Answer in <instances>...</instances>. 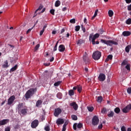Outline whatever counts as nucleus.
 <instances>
[{
  "mask_svg": "<svg viewBox=\"0 0 131 131\" xmlns=\"http://www.w3.org/2000/svg\"><path fill=\"white\" fill-rule=\"evenodd\" d=\"M35 92H36V88H32L29 89L25 95V97L26 100L30 99V98H31V97H32L34 95Z\"/></svg>",
  "mask_w": 131,
  "mask_h": 131,
  "instance_id": "f257e3e1",
  "label": "nucleus"
},
{
  "mask_svg": "<svg viewBox=\"0 0 131 131\" xmlns=\"http://www.w3.org/2000/svg\"><path fill=\"white\" fill-rule=\"evenodd\" d=\"M101 42L105 43V45H107V46H110V47L112 46V45H115V46H117V45H118V43H117V42L111 40H106L105 39H101Z\"/></svg>",
  "mask_w": 131,
  "mask_h": 131,
  "instance_id": "f03ea898",
  "label": "nucleus"
},
{
  "mask_svg": "<svg viewBox=\"0 0 131 131\" xmlns=\"http://www.w3.org/2000/svg\"><path fill=\"white\" fill-rule=\"evenodd\" d=\"M100 37V34L99 33H96L94 35H93L92 34H91L90 35L89 37V40H92V45H96V39L97 38H99Z\"/></svg>",
  "mask_w": 131,
  "mask_h": 131,
  "instance_id": "7ed1b4c3",
  "label": "nucleus"
},
{
  "mask_svg": "<svg viewBox=\"0 0 131 131\" xmlns=\"http://www.w3.org/2000/svg\"><path fill=\"white\" fill-rule=\"evenodd\" d=\"M101 52L97 51L93 53L92 55V58H93L95 61H97L99 60L100 58H101Z\"/></svg>",
  "mask_w": 131,
  "mask_h": 131,
  "instance_id": "20e7f679",
  "label": "nucleus"
},
{
  "mask_svg": "<svg viewBox=\"0 0 131 131\" xmlns=\"http://www.w3.org/2000/svg\"><path fill=\"white\" fill-rule=\"evenodd\" d=\"M16 100V97L15 95L11 96L8 99L7 101V105H12L14 102V101Z\"/></svg>",
  "mask_w": 131,
  "mask_h": 131,
  "instance_id": "39448f33",
  "label": "nucleus"
},
{
  "mask_svg": "<svg viewBox=\"0 0 131 131\" xmlns=\"http://www.w3.org/2000/svg\"><path fill=\"white\" fill-rule=\"evenodd\" d=\"M99 118L97 117L96 116H95L93 117L92 119V124L93 125H98L99 124Z\"/></svg>",
  "mask_w": 131,
  "mask_h": 131,
  "instance_id": "423d86ee",
  "label": "nucleus"
},
{
  "mask_svg": "<svg viewBox=\"0 0 131 131\" xmlns=\"http://www.w3.org/2000/svg\"><path fill=\"white\" fill-rule=\"evenodd\" d=\"M39 122L38 120H34L31 123V126L32 128H36L38 126Z\"/></svg>",
  "mask_w": 131,
  "mask_h": 131,
  "instance_id": "0eeeda50",
  "label": "nucleus"
},
{
  "mask_svg": "<svg viewBox=\"0 0 131 131\" xmlns=\"http://www.w3.org/2000/svg\"><path fill=\"white\" fill-rule=\"evenodd\" d=\"M62 113V110L60 108H57L55 109V112L54 113V115L55 117H58L60 114Z\"/></svg>",
  "mask_w": 131,
  "mask_h": 131,
  "instance_id": "6e6552de",
  "label": "nucleus"
},
{
  "mask_svg": "<svg viewBox=\"0 0 131 131\" xmlns=\"http://www.w3.org/2000/svg\"><path fill=\"white\" fill-rule=\"evenodd\" d=\"M83 60L85 64H89V63H90V58L88 57V54H86V52H85V54L83 55Z\"/></svg>",
  "mask_w": 131,
  "mask_h": 131,
  "instance_id": "1a4fd4ad",
  "label": "nucleus"
},
{
  "mask_svg": "<svg viewBox=\"0 0 131 131\" xmlns=\"http://www.w3.org/2000/svg\"><path fill=\"white\" fill-rule=\"evenodd\" d=\"M99 81H104L106 79V75L103 73H100L98 78Z\"/></svg>",
  "mask_w": 131,
  "mask_h": 131,
  "instance_id": "9d476101",
  "label": "nucleus"
},
{
  "mask_svg": "<svg viewBox=\"0 0 131 131\" xmlns=\"http://www.w3.org/2000/svg\"><path fill=\"white\" fill-rule=\"evenodd\" d=\"M19 111L23 115H26V114H27V111H28V109H27V106H25L24 108H22Z\"/></svg>",
  "mask_w": 131,
  "mask_h": 131,
  "instance_id": "9b49d317",
  "label": "nucleus"
},
{
  "mask_svg": "<svg viewBox=\"0 0 131 131\" xmlns=\"http://www.w3.org/2000/svg\"><path fill=\"white\" fill-rule=\"evenodd\" d=\"M70 105H71L72 107H73L75 111H76L77 110V109H78V105H77V104H76V102H75L71 103L70 104Z\"/></svg>",
  "mask_w": 131,
  "mask_h": 131,
  "instance_id": "f8f14e48",
  "label": "nucleus"
},
{
  "mask_svg": "<svg viewBox=\"0 0 131 131\" xmlns=\"http://www.w3.org/2000/svg\"><path fill=\"white\" fill-rule=\"evenodd\" d=\"M56 123L58 125H60L61 124H63L64 123V119L58 118L56 120Z\"/></svg>",
  "mask_w": 131,
  "mask_h": 131,
  "instance_id": "ddd939ff",
  "label": "nucleus"
},
{
  "mask_svg": "<svg viewBox=\"0 0 131 131\" xmlns=\"http://www.w3.org/2000/svg\"><path fill=\"white\" fill-rule=\"evenodd\" d=\"M24 107H26V106H25L24 105V103L21 102L19 103L18 105H17V109L18 110V111H20L21 109L24 108Z\"/></svg>",
  "mask_w": 131,
  "mask_h": 131,
  "instance_id": "4468645a",
  "label": "nucleus"
},
{
  "mask_svg": "<svg viewBox=\"0 0 131 131\" xmlns=\"http://www.w3.org/2000/svg\"><path fill=\"white\" fill-rule=\"evenodd\" d=\"M66 49V48H65V46H64L63 45H60L58 47V51L61 52H64Z\"/></svg>",
  "mask_w": 131,
  "mask_h": 131,
  "instance_id": "2eb2a0df",
  "label": "nucleus"
},
{
  "mask_svg": "<svg viewBox=\"0 0 131 131\" xmlns=\"http://www.w3.org/2000/svg\"><path fill=\"white\" fill-rule=\"evenodd\" d=\"M9 122V120L8 119H4L0 121V126L5 125L7 124Z\"/></svg>",
  "mask_w": 131,
  "mask_h": 131,
  "instance_id": "dca6fc26",
  "label": "nucleus"
},
{
  "mask_svg": "<svg viewBox=\"0 0 131 131\" xmlns=\"http://www.w3.org/2000/svg\"><path fill=\"white\" fill-rule=\"evenodd\" d=\"M131 33L129 31H124L122 33V35L123 36H129L130 35Z\"/></svg>",
  "mask_w": 131,
  "mask_h": 131,
  "instance_id": "f3484780",
  "label": "nucleus"
},
{
  "mask_svg": "<svg viewBox=\"0 0 131 131\" xmlns=\"http://www.w3.org/2000/svg\"><path fill=\"white\" fill-rule=\"evenodd\" d=\"M18 69V65L16 64L13 67H12L10 71V72H13V71H16Z\"/></svg>",
  "mask_w": 131,
  "mask_h": 131,
  "instance_id": "a211bd4d",
  "label": "nucleus"
},
{
  "mask_svg": "<svg viewBox=\"0 0 131 131\" xmlns=\"http://www.w3.org/2000/svg\"><path fill=\"white\" fill-rule=\"evenodd\" d=\"M41 104H42V101L38 100L36 103V107H40Z\"/></svg>",
  "mask_w": 131,
  "mask_h": 131,
  "instance_id": "6ab92c4d",
  "label": "nucleus"
},
{
  "mask_svg": "<svg viewBox=\"0 0 131 131\" xmlns=\"http://www.w3.org/2000/svg\"><path fill=\"white\" fill-rule=\"evenodd\" d=\"M77 45H82V43H84V40L82 39H80L78 41H77Z\"/></svg>",
  "mask_w": 131,
  "mask_h": 131,
  "instance_id": "aec40b11",
  "label": "nucleus"
},
{
  "mask_svg": "<svg viewBox=\"0 0 131 131\" xmlns=\"http://www.w3.org/2000/svg\"><path fill=\"white\" fill-rule=\"evenodd\" d=\"M96 101L97 102H98V103H101L102 101H103V97L102 96L98 97Z\"/></svg>",
  "mask_w": 131,
  "mask_h": 131,
  "instance_id": "412c9836",
  "label": "nucleus"
},
{
  "mask_svg": "<svg viewBox=\"0 0 131 131\" xmlns=\"http://www.w3.org/2000/svg\"><path fill=\"white\" fill-rule=\"evenodd\" d=\"M3 68H8L9 67L8 60H6L5 62H4V64H3Z\"/></svg>",
  "mask_w": 131,
  "mask_h": 131,
  "instance_id": "4be33fe9",
  "label": "nucleus"
},
{
  "mask_svg": "<svg viewBox=\"0 0 131 131\" xmlns=\"http://www.w3.org/2000/svg\"><path fill=\"white\" fill-rule=\"evenodd\" d=\"M69 95L70 97H72V96H74V91L73 90H70L69 91Z\"/></svg>",
  "mask_w": 131,
  "mask_h": 131,
  "instance_id": "5701e85b",
  "label": "nucleus"
},
{
  "mask_svg": "<svg viewBox=\"0 0 131 131\" xmlns=\"http://www.w3.org/2000/svg\"><path fill=\"white\" fill-rule=\"evenodd\" d=\"M68 124V122L66 121L63 125V128L62 131H66V126Z\"/></svg>",
  "mask_w": 131,
  "mask_h": 131,
  "instance_id": "b1692460",
  "label": "nucleus"
},
{
  "mask_svg": "<svg viewBox=\"0 0 131 131\" xmlns=\"http://www.w3.org/2000/svg\"><path fill=\"white\" fill-rule=\"evenodd\" d=\"M108 14L109 17H112L113 15H114V12H113V11L110 10L108 12Z\"/></svg>",
  "mask_w": 131,
  "mask_h": 131,
  "instance_id": "393cba45",
  "label": "nucleus"
},
{
  "mask_svg": "<svg viewBox=\"0 0 131 131\" xmlns=\"http://www.w3.org/2000/svg\"><path fill=\"white\" fill-rule=\"evenodd\" d=\"M108 117H113L114 116V112L111 111L109 114H107Z\"/></svg>",
  "mask_w": 131,
  "mask_h": 131,
  "instance_id": "a878e982",
  "label": "nucleus"
},
{
  "mask_svg": "<svg viewBox=\"0 0 131 131\" xmlns=\"http://www.w3.org/2000/svg\"><path fill=\"white\" fill-rule=\"evenodd\" d=\"M122 112H123V113H128L129 111L127 109V107H126V106H125L124 108H123L122 110Z\"/></svg>",
  "mask_w": 131,
  "mask_h": 131,
  "instance_id": "bb28decb",
  "label": "nucleus"
},
{
  "mask_svg": "<svg viewBox=\"0 0 131 131\" xmlns=\"http://www.w3.org/2000/svg\"><path fill=\"white\" fill-rule=\"evenodd\" d=\"M60 5H61V2H60V1L58 0L56 1L55 4V7H59Z\"/></svg>",
  "mask_w": 131,
  "mask_h": 131,
  "instance_id": "cd10ccee",
  "label": "nucleus"
},
{
  "mask_svg": "<svg viewBox=\"0 0 131 131\" xmlns=\"http://www.w3.org/2000/svg\"><path fill=\"white\" fill-rule=\"evenodd\" d=\"M114 112L117 114H118V113H119L120 112V108H119V107H116L115 108Z\"/></svg>",
  "mask_w": 131,
  "mask_h": 131,
  "instance_id": "c85d7f7f",
  "label": "nucleus"
},
{
  "mask_svg": "<svg viewBox=\"0 0 131 131\" xmlns=\"http://www.w3.org/2000/svg\"><path fill=\"white\" fill-rule=\"evenodd\" d=\"M61 82H62L61 81H58L54 83V86H58V85H60V84H61Z\"/></svg>",
  "mask_w": 131,
  "mask_h": 131,
  "instance_id": "c756f323",
  "label": "nucleus"
},
{
  "mask_svg": "<svg viewBox=\"0 0 131 131\" xmlns=\"http://www.w3.org/2000/svg\"><path fill=\"white\" fill-rule=\"evenodd\" d=\"M126 24H127V25H130V24H131V18H128L126 20Z\"/></svg>",
  "mask_w": 131,
  "mask_h": 131,
  "instance_id": "7c9ffc66",
  "label": "nucleus"
},
{
  "mask_svg": "<svg viewBox=\"0 0 131 131\" xmlns=\"http://www.w3.org/2000/svg\"><path fill=\"white\" fill-rule=\"evenodd\" d=\"M71 118L73 119V120H77V116L76 115H72Z\"/></svg>",
  "mask_w": 131,
  "mask_h": 131,
  "instance_id": "2f4dec72",
  "label": "nucleus"
},
{
  "mask_svg": "<svg viewBox=\"0 0 131 131\" xmlns=\"http://www.w3.org/2000/svg\"><path fill=\"white\" fill-rule=\"evenodd\" d=\"M58 41H57L56 44L55 46H54V48L53 49V52H56V51H57V48L58 47Z\"/></svg>",
  "mask_w": 131,
  "mask_h": 131,
  "instance_id": "473e14b6",
  "label": "nucleus"
},
{
  "mask_svg": "<svg viewBox=\"0 0 131 131\" xmlns=\"http://www.w3.org/2000/svg\"><path fill=\"white\" fill-rule=\"evenodd\" d=\"M81 28L83 33H85V31H86L85 27H84L83 25H81Z\"/></svg>",
  "mask_w": 131,
  "mask_h": 131,
  "instance_id": "72a5a7b5",
  "label": "nucleus"
},
{
  "mask_svg": "<svg viewBox=\"0 0 131 131\" xmlns=\"http://www.w3.org/2000/svg\"><path fill=\"white\" fill-rule=\"evenodd\" d=\"M45 130L46 131H50L51 130V128H50V126L47 125L45 127Z\"/></svg>",
  "mask_w": 131,
  "mask_h": 131,
  "instance_id": "f704fd0d",
  "label": "nucleus"
},
{
  "mask_svg": "<svg viewBox=\"0 0 131 131\" xmlns=\"http://www.w3.org/2000/svg\"><path fill=\"white\" fill-rule=\"evenodd\" d=\"M125 52L126 53H129V50H130V48L128 46H127L126 47H125Z\"/></svg>",
  "mask_w": 131,
  "mask_h": 131,
  "instance_id": "c9c22d12",
  "label": "nucleus"
},
{
  "mask_svg": "<svg viewBox=\"0 0 131 131\" xmlns=\"http://www.w3.org/2000/svg\"><path fill=\"white\" fill-rule=\"evenodd\" d=\"M57 97L58 98V99H61L62 98V94L61 93H57Z\"/></svg>",
  "mask_w": 131,
  "mask_h": 131,
  "instance_id": "e433bc0d",
  "label": "nucleus"
},
{
  "mask_svg": "<svg viewBox=\"0 0 131 131\" xmlns=\"http://www.w3.org/2000/svg\"><path fill=\"white\" fill-rule=\"evenodd\" d=\"M126 69L128 70V71H130V65L127 64L125 67Z\"/></svg>",
  "mask_w": 131,
  "mask_h": 131,
  "instance_id": "4c0bfd02",
  "label": "nucleus"
},
{
  "mask_svg": "<svg viewBox=\"0 0 131 131\" xmlns=\"http://www.w3.org/2000/svg\"><path fill=\"white\" fill-rule=\"evenodd\" d=\"M70 23L72 24H75L76 20L75 18H73L70 20Z\"/></svg>",
  "mask_w": 131,
  "mask_h": 131,
  "instance_id": "58836bf2",
  "label": "nucleus"
},
{
  "mask_svg": "<svg viewBox=\"0 0 131 131\" xmlns=\"http://www.w3.org/2000/svg\"><path fill=\"white\" fill-rule=\"evenodd\" d=\"M80 29V26H76L75 27V31H79Z\"/></svg>",
  "mask_w": 131,
  "mask_h": 131,
  "instance_id": "ea45409f",
  "label": "nucleus"
},
{
  "mask_svg": "<svg viewBox=\"0 0 131 131\" xmlns=\"http://www.w3.org/2000/svg\"><path fill=\"white\" fill-rule=\"evenodd\" d=\"M77 128H81L82 127V123H79L77 126Z\"/></svg>",
  "mask_w": 131,
  "mask_h": 131,
  "instance_id": "a19ab883",
  "label": "nucleus"
},
{
  "mask_svg": "<svg viewBox=\"0 0 131 131\" xmlns=\"http://www.w3.org/2000/svg\"><path fill=\"white\" fill-rule=\"evenodd\" d=\"M42 8H43V6L42 5H40L38 8L35 11V13H36V12L37 11H40V10H41V9H42Z\"/></svg>",
  "mask_w": 131,
  "mask_h": 131,
  "instance_id": "79ce46f5",
  "label": "nucleus"
},
{
  "mask_svg": "<svg viewBox=\"0 0 131 131\" xmlns=\"http://www.w3.org/2000/svg\"><path fill=\"white\" fill-rule=\"evenodd\" d=\"M126 107L127 108V110L129 111V110H131V104H129L127 105Z\"/></svg>",
  "mask_w": 131,
  "mask_h": 131,
  "instance_id": "37998d69",
  "label": "nucleus"
},
{
  "mask_svg": "<svg viewBox=\"0 0 131 131\" xmlns=\"http://www.w3.org/2000/svg\"><path fill=\"white\" fill-rule=\"evenodd\" d=\"M88 109L90 112H92L94 111V107H88Z\"/></svg>",
  "mask_w": 131,
  "mask_h": 131,
  "instance_id": "c03bdc74",
  "label": "nucleus"
},
{
  "mask_svg": "<svg viewBox=\"0 0 131 131\" xmlns=\"http://www.w3.org/2000/svg\"><path fill=\"white\" fill-rule=\"evenodd\" d=\"M50 14H51L52 15H55V10L54 9H51L50 10Z\"/></svg>",
  "mask_w": 131,
  "mask_h": 131,
  "instance_id": "a18cd8bd",
  "label": "nucleus"
},
{
  "mask_svg": "<svg viewBox=\"0 0 131 131\" xmlns=\"http://www.w3.org/2000/svg\"><path fill=\"white\" fill-rule=\"evenodd\" d=\"M14 129H18L20 128V126L19 125H18V124L15 125L14 126Z\"/></svg>",
  "mask_w": 131,
  "mask_h": 131,
  "instance_id": "49530a36",
  "label": "nucleus"
},
{
  "mask_svg": "<svg viewBox=\"0 0 131 131\" xmlns=\"http://www.w3.org/2000/svg\"><path fill=\"white\" fill-rule=\"evenodd\" d=\"M82 90V88H81V86H78L77 88V91L78 92H79V93H81V91Z\"/></svg>",
  "mask_w": 131,
  "mask_h": 131,
  "instance_id": "de8ad7c7",
  "label": "nucleus"
},
{
  "mask_svg": "<svg viewBox=\"0 0 131 131\" xmlns=\"http://www.w3.org/2000/svg\"><path fill=\"white\" fill-rule=\"evenodd\" d=\"M39 49V44H37L35 47V52Z\"/></svg>",
  "mask_w": 131,
  "mask_h": 131,
  "instance_id": "09e8293b",
  "label": "nucleus"
},
{
  "mask_svg": "<svg viewBox=\"0 0 131 131\" xmlns=\"http://www.w3.org/2000/svg\"><path fill=\"white\" fill-rule=\"evenodd\" d=\"M101 113H102L103 114H105V113H106V108H103L101 110Z\"/></svg>",
  "mask_w": 131,
  "mask_h": 131,
  "instance_id": "8fccbe9b",
  "label": "nucleus"
},
{
  "mask_svg": "<svg viewBox=\"0 0 131 131\" xmlns=\"http://www.w3.org/2000/svg\"><path fill=\"white\" fill-rule=\"evenodd\" d=\"M76 127H77V124H76V123L74 124L73 129H74V130H76V129H77Z\"/></svg>",
  "mask_w": 131,
  "mask_h": 131,
  "instance_id": "3c124183",
  "label": "nucleus"
},
{
  "mask_svg": "<svg viewBox=\"0 0 131 131\" xmlns=\"http://www.w3.org/2000/svg\"><path fill=\"white\" fill-rule=\"evenodd\" d=\"M121 131H126V129L125 128V126H122L121 128Z\"/></svg>",
  "mask_w": 131,
  "mask_h": 131,
  "instance_id": "603ef678",
  "label": "nucleus"
},
{
  "mask_svg": "<svg viewBox=\"0 0 131 131\" xmlns=\"http://www.w3.org/2000/svg\"><path fill=\"white\" fill-rule=\"evenodd\" d=\"M107 58H108V60H112V59L113 58V56L112 55H109L107 56Z\"/></svg>",
  "mask_w": 131,
  "mask_h": 131,
  "instance_id": "864d4df0",
  "label": "nucleus"
},
{
  "mask_svg": "<svg viewBox=\"0 0 131 131\" xmlns=\"http://www.w3.org/2000/svg\"><path fill=\"white\" fill-rule=\"evenodd\" d=\"M127 92L128 93V94H131V87L128 88L127 89Z\"/></svg>",
  "mask_w": 131,
  "mask_h": 131,
  "instance_id": "5fc2aeb1",
  "label": "nucleus"
},
{
  "mask_svg": "<svg viewBox=\"0 0 131 131\" xmlns=\"http://www.w3.org/2000/svg\"><path fill=\"white\" fill-rule=\"evenodd\" d=\"M127 64V61L124 60L122 63V65H126Z\"/></svg>",
  "mask_w": 131,
  "mask_h": 131,
  "instance_id": "6e6d98bb",
  "label": "nucleus"
},
{
  "mask_svg": "<svg viewBox=\"0 0 131 131\" xmlns=\"http://www.w3.org/2000/svg\"><path fill=\"white\" fill-rule=\"evenodd\" d=\"M98 12H99V10L97 9L95 10L94 15L97 17V15H98Z\"/></svg>",
  "mask_w": 131,
  "mask_h": 131,
  "instance_id": "4d7b16f0",
  "label": "nucleus"
},
{
  "mask_svg": "<svg viewBox=\"0 0 131 131\" xmlns=\"http://www.w3.org/2000/svg\"><path fill=\"white\" fill-rule=\"evenodd\" d=\"M5 131H11L10 127H7L5 128Z\"/></svg>",
  "mask_w": 131,
  "mask_h": 131,
  "instance_id": "13d9d810",
  "label": "nucleus"
},
{
  "mask_svg": "<svg viewBox=\"0 0 131 131\" xmlns=\"http://www.w3.org/2000/svg\"><path fill=\"white\" fill-rule=\"evenodd\" d=\"M99 129H101V128H103V124H101L98 126Z\"/></svg>",
  "mask_w": 131,
  "mask_h": 131,
  "instance_id": "bf43d9fd",
  "label": "nucleus"
},
{
  "mask_svg": "<svg viewBox=\"0 0 131 131\" xmlns=\"http://www.w3.org/2000/svg\"><path fill=\"white\" fill-rule=\"evenodd\" d=\"M43 32H45L44 30H42L41 31H40V35L41 36L42 34H43Z\"/></svg>",
  "mask_w": 131,
  "mask_h": 131,
  "instance_id": "052dcab7",
  "label": "nucleus"
},
{
  "mask_svg": "<svg viewBox=\"0 0 131 131\" xmlns=\"http://www.w3.org/2000/svg\"><path fill=\"white\" fill-rule=\"evenodd\" d=\"M33 28H32L31 29H29L27 31V34H28V33H29L30 32V31H31V30H32Z\"/></svg>",
  "mask_w": 131,
  "mask_h": 131,
  "instance_id": "680f3d73",
  "label": "nucleus"
},
{
  "mask_svg": "<svg viewBox=\"0 0 131 131\" xmlns=\"http://www.w3.org/2000/svg\"><path fill=\"white\" fill-rule=\"evenodd\" d=\"M126 4H130L131 0H125Z\"/></svg>",
  "mask_w": 131,
  "mask_h": 131,
  "instance_id": "e2e57ef3",
  "label": "nucleus"
},
{
  "mask_svg": "<svg viewBox=\"0 0 131 131\" xmlns=\"http://www.w3.org/2000/svg\"><path fill=\"white\" fill-rule=\"evenodd\" d=\"M99 32L100 33V34H103V33H104V30H103V29H100L99 30Z\"/></svg>",
  "mask_w": 131,
  "mask_h": 131,
  "instance_id": "0e129e2a",
  "label": "nucleus"
},
{
  "mask_svg": "<svg viewBox=\"0 0 131 131\" xmlns=\"http://www.w3.org/2000/svg\"><path fill=\"white\" fill-rule=\"evenodd\" d=\"M64 32H65V29L63 28L61 29L60 33L62 34V33H64Z\"/></svg>",
  "mask_w": 131,
  "mask_h": 131,
  "instance_id": "69168bd1",
  "label": "nucleus"
},
{
  "mask_svg": "<svg viewBox=\"0 0 131 131\" xmlns=\"http://www.w3.org/2000/svg\"><path fill=\"white\" fill-rule=\"evenodd\" d=\"M84 71L85 72H89V69L87 67H85Z\"/></svg>",
  "mask_w": 131,
  "mask_h": 131,
  "instance_id": "338daca9",
  "label": "nucleus"
},
{
  "mask_svg": "<svg viewBox=\"0 0 131 131\" xmlns=\"http://www.w3.org/2000/svg\"><path fill=\"white\" fill-rule=\"evenodd\" d=\"M54 57H52L50 59V62H53L54 61Z\"/></svg>",
  "mask_w": 131,
  "mask_h": 131,
  "instance_id": "774afa93",
  "label": "nucleus"
}]
</instances>
